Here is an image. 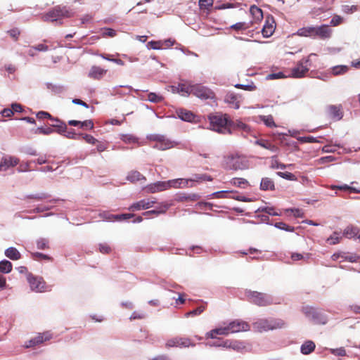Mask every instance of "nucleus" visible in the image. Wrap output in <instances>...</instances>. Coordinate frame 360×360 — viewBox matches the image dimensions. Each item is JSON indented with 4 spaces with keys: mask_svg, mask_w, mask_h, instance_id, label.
Returning <instances> with one entry per match:
<instances>
[{
    "mask_svg": "<svg viewBox=\"0 0 360 360\" xmlns=\"http://www.w3.org/2000/svg\"><path fill=\"white\" fill-rule=\"evenodd\" d=\"M224 165L226 169L245 170L250 167V162L245 155L236 153L224 157Z\"/></svg>",
    "mask_w": 360,
    "mask_h": 360,
    "instance_id": "1",
    "label": "nucleus"
},
{
    "mask_svg": "<svg viewBox=\"0 0 360 360\" xmlns=\"http://www.w3.org/2000/svg\"><path fill=\"white\" fill-rule=\"evenodd\" d=\"M210 129L223 134H231V130L229 129V116L226 114H210L208 116Z\"/></svg>",
    "mask_w": 360,
    "mask_h": 360,
    "instance_id": "2",
    "label": "nucleus"
},
{
    "mask_svg": "<svg viewBox=\"0 0 360 360\" xmlns=\"http://www.w3.org/2000/svg\"><path fill=\"white\" fill-rule=\"evenodd\" d=\"M316 57V54L310 53L307 57L299 60L296 65L291 69L290 76L293 78H302L305 77L309 68L313 65V58Z\"/></svg>",
    "mask_w": 360,
    "mask_h": 360,
    "instance_id": "3",
    "label": "nucleus"
},
{
    "mask_svg": "<svg viewBox=\"0 0 360 360\" xmlns=\"http://www.w3.org/2000/svg\"><path fill=\"white\" fill-rule=\"evenodd\" d=\"M245 295L250 302L259 307H265L278 303L271 295L257 291L247 290Z\"/></svg>",
    "mask_w": 360,
    "mask_h": 360,
    "instance_id": "4",
    "label": "nucleus"
},
{
    "mask_svg": "<svg viewBox=\"0 0 360 360\" xmlns=\"http://www.w3.org/2000/svg\"><path fill=\"white\" fill-rule=\"evenodd\" d=\"M72 15V12L66 6H57L51 10L44 14L42 19L44 21L49 22H59L61 24L60 20L64 18H70Z\"/></svg>",
    "mask_w": 360,
    "mask_h": 360,
    "instance_id": "5",
    "label": "nucleus"
},
{
    "mask_svg": "<svg viewBox=\"0 0 360 360\" xmlns=\"http://www.w3.org/2000/svg\"><path fill=\"white\" fill-rule=\"evenodd\" d=\"M255 330L262 332L278 328H282L285 326V323L279 319H261L253 323Z\"/></svg>",
    "mask_w": 360,
    "mask_h": 360,
    "instance_id": "6",
    "label": "nucleus"
},
{
    "mask_svg": "<svg viewBox=\"0 0 360 360\" xmlns=\"http://www.w3.org/2000/svg\"><path fill=\"white\" fill-rule=\"evenodd\" d=\"M195 344L192 340L186 337L175 336L167 340L165 347L169 349L171 347H193Z\"/></svg>",
    "mask_w": 360,
    "mask_h": 360,
    "instance_id": "7",
    "label": "nucleus"
},
{
    "mask_svg": "<svg viewBox=\"0 0 360 360\" xmlns=\"http://www.w3.org/2000/svg\"><path fill=\"white\" fill-rule=\"evenodd\" d=\"M157 203L156 198L154 197H150L147 198L141 199L137 202L132 203L128 210L131 212L140 211L142 210H148L154 206Z\"/></svg>",
    "mask_w": 360,
    "mask_h": 360,
    "instance_id": "8",
    "label": "nucleus"
},
{
    "mask_svg": "<svg viewBox=\"0 0 360 360\" xmlns=\"http://www.w3.org/2000/svg\"><path fill=\"white\" fill-rule=\"evenodd\" d=\"M191 91L194 96L201 99H212L214 98V92L207 86L200 84H193Z\"/></svg>",
    "mask_w": 360,
    "mask_h": 360,
    "instance_id": "9",
    "label": "nucleus"
},
{
    "mask_svg": "<svg viewBox=\"0 0 360 360\" xmlns=\"http://www.w3.org/2000/svg\"><path fill=\"white\" fill-rule=\"evenodd\" d=\"M304 313L316 323L325 324L327 319L320 311L313 307H307L303 309Z\"/></svg>",
    "mask_w": 360,
    "mask_h": 360,
    "instance_id": "10",
    "label": "nucleus"
},
{
    "mask_svg": "<svg viewBox=\"0 0 360 360\" xmlns=\"http://www.w3.org/2000/svg\"><path fill=\"white\" fill-rule=\"evenodd\" d=\"M27 278L32 290L37 292L45 291L46 283L41 277L34 276L32 274H28Z\"/></svg>",
    "mask_w": 360,
    "mask_h": 360,
    "instance_id": "11",
    "label": "nucleus"
},
{
    "mask_svg": "<svg viewBox=\"0 0 360 360\" xmlns=\"http://www.w3.org/2000/svg\"><path fill=\"white\" fill-rule=\"evenodd\" d=\"M99 217L103 220L106 221H124L129 219L130 218H133L135 217L134 214L127 213V214H112L109 212L103 211L99 213Z\"/></svg>",
    "mask_w": 360,
    "mask_h": 360,
    "instance_id": "12",
    "label": "nucleus"
},
{
    "mask_svg": "<svg viewBox=\"0 0 360 360\" xmlns=\"http://www.w3.org/2000/svg\"><path fill=\"white\" fill-rule=\"evenodd\" d=\"M243 101V97L242 95L233 91H229L224 97V102L236 110L239 109Z\"/></svg>",
    "mask_w": 360,
    "mask_h": 360,
    "instance_id": "13",
    "label": "nucleus"
},
{
    "mask_svg": "<svg viewBox=\"0 0 360 360\" xmlns=\"http://www.w3.org/2000/svg\"><path fill=\"white\" fill-rule=\"evenodd\" d=\"M230 333H238L240 331H248L250 330V325L243 320L236 319L228 324Z\"/></svg>",
    "mask_w": 360,
    "mask_h": 360,
    "instance_id": "14",
    "label": "nucleus"
},
{
    "mask_svg": "<svg viewBox=\"0 0 360 360\" xmlns=\"http://www.w3.org/2000/svg\"><path fill=\"white\" fill-rule=\"evenodd\" d=\"M20 160L14 156L4 155L2 157L0 162V167L2 171H6L11 167H13L18 165Z\"/></svg>",
    "mask_w": 360,
    "mask_h": 360,
    "instance_id": "15",
    "label": "nucleus"
},
{
    "mask_svg": "<svg viewBox=\"0 0 360 360\" xmlns=\"http://www.w3.org/2000/svg\"><path fill=\"white\" fill-rule=\"evenodd\" d=\"M169 189L167 181H157L146 186L145 191L148 193H155Z\"/></svg>",
    "mask_w": 360,
    "mask_h": 360,
    "instance_id": "16",
    "label": "nucleus"
},
{
    "mask_svg": "<svg viewBox=\"0 0 360 360\" xmlns=\"http://www.w3.org/2000/svg\"><path fill=\"white\" fill-rule=\"evenodd\" d=\"M332 33L331 29L328 25H322L321 26L314 27V38H319L321 39H328L330 37Z\"/></svg>",
    "mask_w": 360,
    "mask_h": 360,
    "instance_id": "17",
    "label": "nucleus"
},
{
    "mask_svg": "<svg viewBox=\"0 0 360 360\" xmlns=\"http://www.w3.org/2000/svg\"><path fill=\"white\" fill-rule=\"evenodd\" d=\"M275 30V21L272 17H267L265 24L262 30V35L264 37H271Z\"/></svg>",
    "mask_w": 360,
    "mask_h": 360,
    "instance_id": "18",
    "label": "nucleus"
},
{
    "mask_svg": "<svg viewBox=\"0 0 360 360\" xmlns=\"http://www.w3.org/2000/svg\"><path fill=\"white\" fill-rule=\"evenodd\" d=\"M326 109H327V112H328V115L331 118L335 119L336 120H340L342 118L343 113L342 111V105H330L327 106Z\"/></svg>",
    "mask_w": 360,
    "mask_h": 360,
    "instance_id": "19",
    "label": "nucleus"
},
{
    "mask_svg": "<svg viewBox=\"0 0 360 360\" xmlns=\"http://www.w3.org/2000/svg\"><path fill=\"white\" fill-rule=\"evenodd\" d=\"M193 84L191 83H188V84L184 83H179L177 86H172V92L182 94L184 96L190 95L192 91L191 89Z\"/></svg>",
    "mask_w": 360,
    "mask_h": 360,
    "instance_id": "20",
    "label": "nucleus"
},
{
    "mask_svg": "<svg viewBox=\"0 0 360 360\" xmlns=\"http://www.w3.org/2000/svg\"><path fill=\"white\" fill-rule=\"evenodd\" d=\"M176 144L174 141L170 140L165 136L161 141L158 143H155L153 148L160 150H165L174 148Z\"/></svg>",
    "mask_w": 360,
    "mask_h": 360,
    "instance_id": "21",
    "label": "nucleus"
},
{
    "mask_svg": "<svg viewBox=\"0 0 360 360\" xmlns=\"http://www.w3.org/2000/svg\"><path fill=\"white\" fill-rule=\"evenodd\" d=\"M107 72L105 70L99 66L94 65L91 68L88 76L94 79H101Z\"/></svg>",
    "mask_w": 360,
    "mask_h": 360,
    "instance_id": "22",
    "label": "nucleus"
},
{
    "mask_svg": "<svg viewBox=\"0 0 360 360\" xmlns=\"http://www.w3.org/2000/svg\"><path fill=\"white\" fill-rule=\"evenodd\" d=\"M51 335L49 333H44L42 334H39L35 338L31 339L29 341V343L26 345L27 347H34L37 345L41 344L44 341L49 340L51 339Z\"/></svg>",
    "mask_w": 360,
    "mask_h": 360,
    "instance_id": "23",
    "label": "nucleus"
},
{
    "mask_svg": "<svg viewBox=\"0 0 360 360\" xmlns=\"http://www.w3.org/2000/svg\"><path fill=\"white\" fill-rule=\"evenodd\" d=\"M229 129H238L245 133H248L250 131V127L245 123L241 122L239 120H231L229 122Z\"/></svg>",
    "mask_w": 360,
    "mask_h": 360,
    "instance_id": "24",
    "label": "nucleus"
},
{
    "mask_svg": "<svg viewBox=\"0 0 360 360\" xmlns=\"http://www.w3.org/2000/svg\"><path fill=\"white\" fill-rule=\"evenodd\" d=\"M200 198L197 193H179L176 195L175 200L177 202H194Z\"/></svg>",
    "mask_w": 360,
    "mask_h": 360,
    "instance_id": "25",
    "label": "nucleus"
},
{
    "mask_svg": "<svg viewBox=\"0 0 360 360\" xmlns=\"http://www.w3.org/2000/svg\"><path fill=\"white\" fill-rule=\"evenodd\" d=\"M189 179H176L167 181L169 188H184L188 187Z\"/></svg>",
    "mask_w": 360,
    "mask_h": 360,
    "instance_id": "26",
    "label": "nucleus"
},
{
    "mask_svg": "<svg viewBox=\"0 0 360 360\" xmlns=\"http://www.w3.org/2000/svg\"><path fill=\"white\" fill-rule=\"evenodd\" d=\"M224 345L226 349H232L237 352H240L245 347L243 342L233 340H226Z\"/></svg>",
    "mask_w": 360,
    "mask_h": 360,
    "instance_id": "27",
    "label": "nucleus"
},
{
    "mask_svg": "<svg viewBox=\"0 0 360 360\" xmlns=\"http://www.w3.org/2000/svg\"><path fill=\"white\" fill-rule=\"evenodd\" d=\"M342 235L348 238H355L360 239V230L356 226H349L344 230Z\"/></svg>",
    "mask_w": 360,
    "mask_h": 360,
    "instance_id": "28",
    "label": "nucleus"
},
{
    "mask_svg": "<svg viewBox=\"0 0 360 360\" xmlns=\"http://www.w3.org/2000/svg\"><path fill=\"white\" fill-rule=\"evenodd\" d=\"M176 114L179 119L185 122H192L195 118L193 112L185 109L177 110Z\"/></svg>",
    "mask_w": 360,
    "mask_h": 360,
    "instance_id": "29",
    "label": "nucleus"
},
{
    "mask_svg": "<svg viewBox=\"0 0 360 360\" xmlns=\"http://www.w3.org/2000/svg\"><path fill=\"white\" fill-rule=\"evenodd\" d=\"M255 143L264 148L268 149L271 152L276 153L278 151V148L275 145L272 144L270 141L265 139H258L255 141Z\"/></svg>",
    "mask_w": 360,
    "mask_h": 360,
    "instance_id": "30",
    "label": "nucleus"
},
{
    "mask_svg": "<svg viewBox=\"0 0 360 360\" xmlns=\"http://www.w3.org/2000/svg\"><path fill=\"white\" fill-rule=\"evenodd\" d=\"M260 189L262 191H274L275 184L274 181L269 177H264L261 180Z\"/></svg>",
    "mask_w": 360,
    "mask_h": 360,
    "instance_id": "31",
    "label": "nucleus"
},
{
    "mask_svg": "<svg viewBox=\"0 0 360 360\" xmlns=\"http://www.w3.org/2000/svg\"><path fill=\"white\" fill-rule=\"evenodd\" d=\"M46 89H49L53 94L59 95L65 91V88L63 85L54 84L50 82L45 84Z\"/></svg>",
    "mask_w": 360,
    "mask_h": 360,
    "instance_id": "32",
    "label": "nucleus"
},
{
    "mask_svg": "<svg viewBox=\"0 0 360 360\" xmlns=\"http://www.w3.org/2000/svg\"><path fill=\"white\" fill-rule=\"evenodd\" d=\"M170 206L171 204H169L167 202H162L159 204L155 210H149V212L152 214L158 216L159 214H165L170 207Z\"/></svg>",
    "mask_w": 360,
    "mask_h": 360,
    "instance_id": "33",
    "label": "nucleus"
},
{
    "mask_svg": "<svg viewBox=\"0 0 360 360\" xmlns=\"http://www.w3.org/2000/svg\"><path fill=\"white\" fill-rule=\"evenodd\" d=\"M4 254L6 257L12 260H18L21 258V254L20 252L13 247L7 248L4 252Z\"/></svg>",
    "mask_w": 360,
    "mask_h": 360,
    "instance_id": "34",
    "label": "nucleus"
},
{
    "mask_svg": "<svg viewBox=\"0 0 360 360\" xmlns=\"http://www.w3.org/2000/svg\"><path fill=\"white\" fill-rule=\"evenodd\" d=\"M315 347L316 345L313 341L307 340L301 345V353L305 355L309 354L314 350Z\"/></svg>",
    "mask_w": 360,
    "mask_h": 360,
    "instance_id": "35",
    "label": "nucleus"
},
{
    "mask_svg": "<svg viewBox=\"0 0 360 360\" xmlns=\"http://www.w3.org/2000/svg\"><path fill=\"white\" fill-rule=\"evenodd\" d=\"M297 34L300 37H309L314 38V27H304L298 29Z\"/></svg>",
    "mask_w": 360,
    "mask_h": 360,
    "instance_id": "36",
    "label": "nucleus"
},
{
    "mask_svg": "<svg viewBox=\"0 0 360 360\" xmlns=\"http://www.w3.org/2000/svg\"><path fill=\"white\" fill-rule=\"evenodd\" d=\"M230 184L233 186L238 187L240 188H245L250 186L249 182L247 179L237 177L232 178L230 180Z\"/></svg>",
    "mask_w": 360,
    "mask_h": 360,
    "instance_id": "37",
    "label": "nucleus"
},
{
    "mask_svg": "<svg viewBox=\"0 0 360 360\" xmlns=\"http://www.w3.org/2000/svg\"><path fill=\"white\" fill-rule=\"evenodd\" d=\"M126 179L130 182H135L142 179L146 180V177L136 170L130 171Z\"/></svg>",
    "mask_w": 360,
    "mask_h": 360,
    "instance_id": "38",
    "label": "nucleus"
},
{
    "mask_svg": "<svg viewBox=\"0 0 360 360\" xmlns=\"http://www.w3.org/2000/svg\"><path fill=\"white\" fill-rule=\"evenodd\" d=\"M250 12L255 22L259 21L263 18V13L262 9L255 5L250 6Z\"/></svg>",
    "mask_w": 360,
    "mask_h": 360,
    "instance_id": "39",
    "label": "nucleus"
},
{
    "mask_svg": "<svg viewBox=\"0 0 360 360\" xmlns=\"http://www.w3.org/2000/svg\"><path fill=\"white\" fill-rule=\"evenodd\" d=\"M330 188L333 190L338 189V190H340V191H349L351 193H360V189L356 188L355 187L350 186L347 184L331 185Z\"/></svg>",
    "mask_w": 360,
    "mask_h": 360,
    "instance_id": "40",
    "label": "nucleus"
},
{
    "mask_svg": "<svg viewBox=\"0 0 360 360\" xmlns=\"http://www.w3.org/2000/svg\"><path fill=\"white\" fill-rule=\"evenodd\" d=\"M212 177L210 175H207L206 174H194L191 178L189 179V182H202V181H212Z\"/></svg>",
    "mask_w": 360,
    "mask_h": 360,
    "instance_id": "41",
    "label": "nucleus"
},
{
    "mask_svg": "<svg viewBox=\"0 0 360 360\" xmlns=\"http://www.w3.org/2000/svg\"><path fill=\"white\" fill-rule=\"evenodd\" d=\"M132 87L129 85L116 86L112 89V93L120 95L129 94L132 91Z\"/></svg>",
    "mask_w": 360,
    "mask_h": 360,
    "instance_id": "42",
    "label": "nucleus"
},
{
    "mask_svg": "<svg viewBox=\"0 0 360 360\" xmlns=\"http://www.w3.org/2000/svg\"><path fill=\"white\" fill-rule=\"evenodd\" d=\"M259 118L266 127L270 128L276 127L272 115H260Z\"/></svg>",
    "mask_w": 360,
    "mask_h": 360,
    "instance_id": "43",
    "label": "nucleus"
},
{
    "mask_svg": "<svg viewBox=\"0 0 360 360\" xmlns=\"http://www.w3.org/2000/svg\"><path fill=\"white\" fill-rule=\"evenodd\" d=\"M53 121L56 122V124H53L52 127L56 129V131L63 135L67 129V125L65 122L60 121L58 118H54Z\"/></svg>",
    "mask_w": 360,
    "mask_h": 360,
    "instance_id": "44",
    "label": "nucleus"
},
{
    "mask_svg": "<svg viewBox=\"0 0 360 360\" xmlns=\"http://www.w3.org/2000/svg\"><path fill=\"white\" fill-rule=\"evenodd\" d=\"M12 263L8 260L4 259L0 262V271L3 274H8L12 270Z\"/></svg>",
    "mask_w": 360,
    "mask_h": 360,
    "instance_id": "45",
    "label": "nucleus"
},
{
    "mask_svg": "<svg viewBox=\"0 0 360 360\" xmlns=\"http://www.w3.org/2000/svg\"><path fill=\"white\" fill-rule=\"evenodd\" d=\"M328 142L332 143V141L327 140ZM337 148H342V146L340 145V143H335L334 144L329 143L327 145H325L322 148V151L323 153H335L336 151Z\"/></svg>",
    "mask_w": 360,
    "mask_h": 360,
    "instance_id": "46",
    "label": "nucleus"
},
{
    "mask_svg": "<svg viewBox=\"0 0 360 360\" xmlns=\"http://www.w3.org/2000/svg\"><path fill=\"white\" fill-rule=\"evenodd\" d=\"M65 137L73 140H79L82 138V134L76 133L73 129H66V131L63 134Z\"/></svg>",
    "mask_w": 360,
    "mask_h": 360,
    "instance_id": "47",
    "label": "nucleus"
},
{
    "mask_svg": "<svg viewBox=\"0 0 360 360\" xmlns=\"http://www.w3.org/2000/svg\"><path fill=\"white\" fill-rule=\"evenodd\" d=\"M287 167H288V165H286L283 163H281L278 160L277 156L274 155V156L271 157V165H270V167L271 169H285Z\"/></svg>",
    "mask_w": 360,
    "mask_h": 360,
    "instance_id": "48",
    "label": "nucleus"
},
{
    "mask_svg": "<svg viewBox=\"0 0 360 360\" xmlns=\"http://www.w3.org/2000/svg\"><path fill=\"white\" fill-rule=\"evenodd\" d=\"M50 195L46 193H41L37 194H30L25 196L24 199H34L36 200H42L48 199Z\"/></svg>",
    "mask_w": 360,
    "mask_h": 360,
    "instance_id": "49",
    "label": "nucleus"
},
{
    "mask_svg": "<svg viewBox=\"0 0 360 360\" xmlns=\"http://www.w3.org/2000/svg\"><path fill=\"white\" fill-rule=\"evenodd\" d=\"M259 212H264L268 216H280L281 213H278L274 210L273 207H262L258 208L255 212L257 213Z\"/></svg>",
    "mask_w": 360,
    "mask_h": 360,
    "instance_id": "50",
    "label": "nucleus"
},
{
    "mask_svg": "<svg viewBox=\"0 0 360 360\" xmlns=\"http://www.w3.org/2000/svg\"><path fill=\"white\" fill-rule=\"evenodd\" d=\"M341 238V233L335 231L326 240L330 245H335L340 243Z\"/></svg>",
    "mask_w": 360,
    "mask_h": 360,
    "instance_id": "51",
    "label": "nucleus"
},
{
    "mask_svg": "<svg viewBox=\"0 0 360 360\" xmlns=\"http://www.w3.org/2000/svg\"><path fill=\"white\" fill-rule=\"evenodd\" d=\"M164 98L160 94H157L153 92H150L148 94V98L147 100L149 101L151 103H158L163 101Z\"/></svg>",
    "mask_w": 360,
    "mask_h": 360,
    "instance_id": "52",
    "label": "nucleus"
},
{
    "mask_svg": "<svg viewBox=\"0 0 360 360\" xmlns=\"http://www.w3.org/2000/svg\"><path fill=\"white\" fill-rule=\"evenodd\" d=\"M274 226L278 229L283 230L287 232H293L295 231V228L293 226H290L284 222H276Z\"/></svg>",
    "mask_w": 360,
    "mask_h": 360,
    "instance_id": "53",
    "label": "nucleus"
},
{
    "mask_svg": "<svg viewBox=\"0 0 360 360\" xmlns=\"http://www.w3.org/2000/svg\"><path fill=\"white\" fill-rule=\"evenodd\" d=\"M234 86L237 89H241L248 91H252L257 89V86L255 85L253 82H251L250 84H236Z\"/></svg>",
    "mask_w": 360,
    "mask_h": 360,
    "instance_id": "54",
    "label": "nucleus"
},
{
    "mask_svg": "<svg viewBox=\"0 0 360 360\" xmlns=\"http://www.w3.org/2000/svg\"><path fill=\"white\" fill-rule=\"evenodd\" d=\"M297 141L300 143H322L318 139V138L308 136H300L297 138Z\"/></svg>",
    "mask_w": 360,
    "mask_h": 360,
    "instance_id": "55",
    "label": "nucleus"
},
{
    "mask_svg": "<svg viewBox=\"0 0 360 360\" xmlns=\"http://www.w3.org/2000/svg\"><path fill=\"white\" fill-rule=\"evenodd\" d=\"M54 132V130L52 127H38L34 130V134H44V135H49Z\"/></svg>",
    "mask_w": 360,
    "mask_h": 360,
    "instance_id": "56",
    "label": "nucleus"
},
{
    "mask_svg": "<svg viewBox=\"0 0 360 360\" xmlns=\"http://www.w3.org/2000/svg\"><path fill=\"white\" fill-rule=\"evenodd\" d=\"M347 252H335L332 256L331 259L333 261H337L338 259H340V262H346Z\"/></svg>",
    "mask_w": 360,
    "mask_h": 360,
    "instance_id": "57",
    "label": "nucleus"
},
{
    "mask_svg": "<svg viewBox=\"0 0 360 360\" xmlns=\"http://www.w3.org/2000/svg\"><path fill=\"white\" fill-rule=\"evenodd\" d=\"M250 26L248 23L245 22H239L236 24L232 25L230 28L233 29L235 30H248Z\"/></svg>",
    "mask_w": 360,
    "mask_h": 360,
    "instance_id": "58",
    "label": "nucleus"
},
{
    "mask_svg": "<svg viewBox=\"0 0 360 360\" xmlns=\"http://www.w3.org/2000/svg\"><path fill=\"white\" fill-rule=\"evenodd\" d=\"M328 350L330 351V352L332 354H333L335 356H345L347 354L346 350L343 347L336 348V349L330 348Z\"/></svg>",
    "mask_w": 360,
    "mask_h": 360,
    "instance_id": "59",
    "label": "nucleus"
},
{
    "mask_svg": "<svg viewBox=\"0 0 360 360\" xmlns=\"http://www.w3.org/2000/svg\"><path fill=\"white\" fill-rule=\"evenodd\" d=\"M348 68L345 65H338L333 68L332 72L334 75H338L346 72Z\"/></svg>",
    "mask_w": 360,
    "mask_h": 360,
    "instance_id": "60",
    "label": "nucleus"
},
{
    "mask_svg": "<svg viewBox=\"0 0 360 360\" xmlns=\"http://www.w3.org/2000/svg\"><path fill=\"white\" fill-rule=\"evenodd\" d=\"M205 309V307L204 306H200V307H197L196 309H194L187 312L186 314V316L187 317H188V316H195L200 315V314H202L204 311Z\"/></svg>",
    "mask_w": 360,
    "mask_h": 360,
    "instance_id": "61",
    "label": "nucleus"
},
{
    "mask_svg": "<svg viewBox=\"0 0 360 360\" xmlns=\"http://www.w3.org/2000/svg\"><path fill=\"white\" fill-rule=\"evenodd\" d=\"M276 174L285 179L290 180V181H295L296 180V176L295 174L290 172H278Z\"/></svg>",
    "mask_w": 360,
    "mask_h": 360,
    "instance_id": "62",
    "label": "nucleus"
},
{
    "mask_svg": "<svg viewBox=\"0 0 360 360\" xmlns=\"http://www.w3.org/2000/svg\"><path fill=\"white\" fill-rule=\"evenodd\" d=\"M98 250L102 254H109L112 251L111 247L107 243H100L98 245Z\"/></svg>",
    "mask_w": 360,
    "mask_h": 360,
    "instance_id": "63",
    "label": "nucleus"
},
{
    "mask_svg": "<svg viewBox=\"0 0 360 360\" xmlns=\"http://www.w3.org/2000/svg\"><path fill=\"white\" fill-rule=\"evenodd\" d=\"M37 247L39 250L49 248V241L45 238H40L37 241Z\"/></svg>",
    "mask_w": 360,
    "mask_h": 360,
    "instance_id": "64",
    "label": "nucleus"
}]
</instances>
